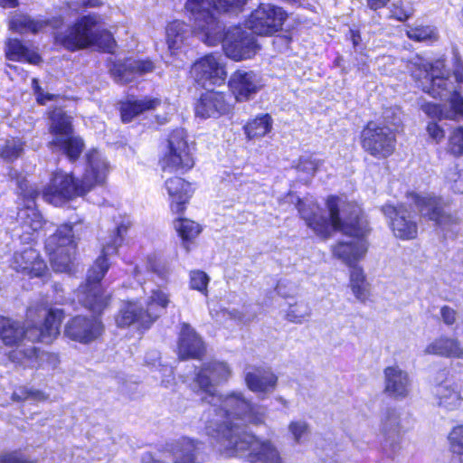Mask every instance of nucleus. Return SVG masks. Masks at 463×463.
<instances>
[{
  "label": "nucleus",
  "instance_id": "obj_8",
  "mask_svg": "<svg viewBox=\"0 0 463 463\" xmlns=\"http://www.w3.org/2000/svg\"><path fill=\"white\" fill-rule=\"evenodd\" d=\"M237 439L230 436L225 446L219 449L226 457L247 456L250 463H284L280 452L274 442L260 439L250 432H235Z\"/></svg>",
  "mask_w": 463,
  "mask_h": 463
},
{
  "label": "nucleus",
  "instance_id": "obj_26",
  "mask_svg": "<svg viewBox=\"0 0 463 463\" xmlns=\"http://www.w3.org/2000/svg\"><path fill=\"white\" fill-rule=\"evenodd\" d=\"M386 396L394 400L405 399L411 392V381L409 373L398 365H391L383 370Z\"/></svg>",
  "mask_w": 463,
  "mask_h": 463
},
{
  "label": "nucleus",
  "instance_id": "obj_41",
  "mask_svg": "<svg viewBox=\"0 0 463 463\" xmlns=\"http://www.w3.org/2000/svg\"><path fill=\"white\" fill-rule=\"evenodd\" d=\"M311 316V307L304 300L289 304L286 313V318L292 323L301 324Z\"/></svg>",
  "mask_w": 463,
  "mask_h": 463
},
{
  "label": "nucleus",
  "instance_id": "obj_38",
  "mask_svg": "<svg viewBox=\"0 0 463 463\" xmlns=\"http://www.w3.org/2000/svg\"><path fill=\"white\" fill-rule=\"evenodd\" d=\"M17 215L25 232H37L43 226V216L34 208L27 206L20 210Z\"/></svg>",
  "mask_w": 463,
  "mask_h": 463
},
{
  "label": "nucleus",
  "instance_id": "obj_24",
  "mask_svg": "<svg viewBox=\"0 0 463 463\" xmlns=\"http://www.w3.org/2000/svg\"><path fill=\"white\" fill-rule=\"evenodd\" d=\"M261 78L252 71L238 70L229 80V88L237 101H246L262 87Z\"/></svg>",
  "mask_w": 463,
  "mask_h": 463
},
{
  "label": "nucleus",
  "instance_id": "obj_44",
  "mask_svg": "<svg viewBox=\"0 0 463 463\" xmlns=\"http://www.w3.org/2000/svg\"><path fill=\"white\" fill-rule=\"evenodd\" d=\"M450 450L463 463V424L455 426L448 436Z\"/></svg>",
  "mask_w": 463,
  "mask_h": 463
},
{
  "label": "nucleus",
  "instance_id": "obj_56",
  "mask_svg": "<svg viewBox=\"0 0 463 463\" xmlns=\"http://www.w3.org/2000/svg\"><path fill=\"white\" fill-rule=\"evenodd\" d=\"M457 311L449 306H443L440 308L441 320L448 326H450L455 324V322L457 321Z\"/></svg>",
  "mask_w": 463,
  "mask_h": 463
},
{
  "label": "nucleus",
  "instance_id": "obj_45",
  "mask_svg": "<svg viewBox=\"0 0 463 463\" xmlns=\"http://www.w3.org/2000/svg\"><path fill=\"white\" fill-rule=\"evenodd\" d=\"M210 5V11L213 16L219 20L215 15V11H222L224 13H239L242 11L246 4V0H213V6H212L209 0H206Z\"/></svg>",
  "mask_w": 463,
  "mask_h": 463
},
{
  "label": "nucleus",
  "instance_id": "obj_6",
  "mask_svg": "<svg viewBox=\"0 0 463 463\" xmlns=\"http://www.w3.org/2000/svg\"><path fill=\"white\" fill-rule=\"evenodd\" d=\"M55 39L71 52L95 46L112 52L116 46L112 34L102 28L100 16L94 13L81 16L64 32L58 33Z\"/></svg>",
  "mask_w": 463,
  "mask_h": 463
},
{
  "label": "nucleus",
  "instance_id": "obj_37",
  "mask_svg": "<svg viewBox=\"0 0 463 463\" xmlns=\"http://www.w3.org/2000/svg\"><path fill=\"white\" fill-rule=\"evenodd\" d=\"M273 120L269 114H262L249 121L244 127L248 138H260L268 134L272 128Z\"/></svg>",
  "mask_w": 463,
  "mask_h": 463
},
{
  "label": "nucleus",
  "instance_id": "obj_52",
  "mask_svg": "<svg viewBox=\"0 0 463 463\" xmlns=\"http://www.w3.org/2000/svg\"><path fill=\"white\" fill-rule=\"evenodd\" d=\"M446 179L450 183V189L455 193L463 194V171H458L457 167H454L447 174Z\"/></svg>",
  "mask_w": 463,
  "mask_h": 463
},
{
  "label": "nucleus",
  "instance_id": "obj_5",
  "mask_svg": "<svg viewBox=\"0 0 463 463\" xmlns=\"http://www.w3.org/2000/svg\"><path fill=\"white\" fill-rule=\"evenodd\" d=\"M129 224L128 221L117 223L112 233L103 239L101 255L89 269L86 283L77 290L78 302L94 314L99 315L109 303L110 296L103 291L99 282L109 268L108 257L118 252Z\"/></svg>",
  "mask_w": 463,
  "mask_h": 463
},
{
  "label": "nucleus",
  "instance_id": "obj_28",
  "mask_svg": "<svg viewBox=\"0 0 463 463\" xmlns=\"http://www.w3.org/2000/svg\"><path fill=\"white\" fill-rule=\"evenodd\" d=\"M244 379L251 392L262 394L272 392L278 383L277 375L269 368L264 367H247Z\"/></svg>",
  "mask_w": 463,
  "mask_h": 463
},
{
  "label": "nucleus",
  "instance_id": "obj_23",
  "mask_svg": "<svg viewBox=\"0 0 463 463\" xmlns=\"http://www.w3.org/2000/svg\"><path fill=\"white\" fill-rule=\"evenodd\" d=\"M102 329V324L97 317L77 316L67 323L64 334L74 341L86 344L95 340Z\"/></svg>",
  "mask_w": 463,
  "mask_h": 463
},
{
  "label": "nucleus",
  "instance_id": "obj_62",
  "mask_svg": "<svg viewBox=\"0 0 463 463\" xmlns=\"http://www.w3.org/2000/svg\"><path fill=\"white\" fill-rule=\"evenodd\" d=\"M18 5V0H0V6L4 8H13Z\"/></svg>",
  "mask_w": 463,
  "mask_h": 463
},
{
  "label": "nucleus",
  "instance_id": "obj_58",
  "mask_svg": "<svg viewBox=\"0 0 463 463\" xmlns=\"http://www.w3.org/2000/svg\"><path fill=\"white\" fill-rule=\"evenodd\" d=\"M349 39L352 41L354 51L356 52L362 53V51H363V46L361 45L362 38H361V34H360L359 31L350 29L349 30Z\"/></svg>",
  "mask_w": 463,
  "mask_h": 463
},
{
  "label": "nucleus",
  "instance_id": "obj_4",
  "mask_svg": "<svg viewBox=\"0 0 463 463\" xmlns=\"http://www.w3.org/2000/svg\"><path fill=\"white\" fill-rule=\"evenodd\" d=\"M87 166L80 180L72 175L56 172L48 186L42 192L32 189L25 193L31 200L42 196L43 199L55 206H60L74 196H81L94 185L102 184L109 172V164L102 154L93 149L87 156Z\"/></svg>",
  "mask_w": 463,
  "mask_h": 463
},
{
  "label": "nucleus",
  "instance_id": "obj_3",
  "mask_svg": "<svg viewBox=\"0 0 463 463\" xmlns=\"http://www.w3.org/2000/svg\"><path fill=\"white\" fill-rule=\"evenodd\" d=\"M209 7L206 0H187L185 4L194 16L199 40L209 46L222 43L226 56L237 61L253 57L260 48L255 35L240 26L225 33V25L213 16Z\"/></svg>",
  "mask_w": 463,
  "mask_h": 463
},
{
  "label": "nucleus",
  "instance_id": "obj_40",
  "mask_svg": "<svg viewBox=\"0 0 463 463\" xmlns=\"http://www.w3.org/2000/svg\"><path fill=\"white\" fill-rule=\"evenodd\" d=\"M9 28L19 33L27 31L37 33L42 28V24L33 20L30 16L18 14L10 19Z\"/></svg>",
  "mask_w": 463,
  "mask_h": 463
},
{
  "label": "nucleus",
  "instance_id": "obj_16",
  "mask_svg": "<svg viewBox=\"0 0 463 463\" xmlns=\"http://www.w3.org/2000/svg\"><path fill=\"white\" fill-rule=\"evenodd\" d=\"M286 18L287 14L282 8L260 4L247 19V25L252 33L269 36L282 29Z\"/></svg>",
  "mask_w": 463,
  "mask_h": 463
},
{
  "label": "nucleus",
  "instance_id": "obj_32",
  "mask_svg": "<svg viewBox=\"0 0 463 463\" xmlns=\"http://www.w3.org/2000/svg\"><path fill=\"white\" fill-rule=\"evenodd\" d=\"M165 189L171 201L172 211L176 213H183L184 205L193 193L191 184L175 176L165 181Z\"/></svg>",
  "mask_w": 463,
  "mask_h": 463
},
{
  "label": "nucleus",
  "instance_id": "obj_21",
  "mask_svg": "<svg viewBox=\"0 0 463 463\" xmlns=\"http://www.w3.org/2000/svg\"><path fill=\"white\" fill-rule=\"evenodd\" d=\"M383 213L390 220L393 234L402 240L414 239L418 233L417 222L408 209L400 204H385L382 207Z\"/></svg>",
  "mask_w": 463,
  "mask_h": 463
},
{
  "label": "nucleus",
  "instance_id": "obj_9",
  "mask_svg": "<svg viewBox=\"0 0 463 463\" xmlns=\"http://www.w3.org/2000/svg\"><path fill=\"white\" fill-rule=\"evenodd\" d=\"M170 303L169 293L164 288L151 290L146 308L135 301L124 303L116 318L118 326H134L137 329H147L162 315Z\"/></svg>",
  "mask_w": 463,
  "mask_h": 463
},
{
  "label": "nucleus",
  "instance_id": "obj_31",
  "mask_svg": "<svg viewBox=\"0 0 463 463\" xmlns=\"http://www.w3.org/2000/svg\"><path fill=\"white\" fill-rule=\"evenodd\" d=\"M204 353V345L201 337L186 323L181 327L178 342V354L181 359H200Z\"/></svg>",
  "mask_w": 463,
  "mask_h": 463
},
{
  "label": "nucleus",
  "instance_id": "obj_57",
  "mask_svg": "<svg viewBox=\"0 0 463 463\" xmlns=\"http://www.w3.org/2000/svg\"><path fill=\"white\" fill-rule=\"evenodd\" d=\"M427 131L436 142H439L444 137V130L435 122L428 124Z\"/></svg>",
  "mask_w": 463,
  "mask_h": 463
},
{
  "label": "nucleus",
  "instance_id": "obj_61",
  "mask_svg": "<svg viewBox=\"0 0 463 463\" xmlns=\"http://www.w3.org/2000/svg\"><path fill=\"white\" fill-rule=\"evenodd\" d=\"M357 69L361 71L364 74H366L369 71L368 66L366 64V60L364 58H361V60L357 61Z\"/></svg>",
  "mask_w": 463,
  "mask_h": 463
},
{
  "label": "nucleus",
  "instance_id": "obj_12",
  "mask_svg": "<svg viewBox=\"0 0 463 463\" xmlns=\"http://www.w3.org/2000/svg\"><path fill=\"white\" fill-rule=\"evenodd\" d=\"M194 145L189 142L186 131L176 128L172 131L167 139L166 151L161 159L164 172L185 173L194 165Z\"/></svg>",
  "mask_w": 463,
  "mask_h": 463
},
{
  "label": "nucleus",
  "instance_id": "obj_49",
  "mask_svg": "<svg viewBox=\"0 0 463 463\" xmlns=\"http://www.w3.org/2000/svg\"><path fill=\"white\" fill-rule=\"evenodd\" d=\"M12 398L14 401L21 402L25 400H32L34 402L45 401L47 396L41 391L20 387L13 392Z\"/></svg>",
  "mask_w": 463,
  "mask_h": 463
},
{
  "label": "nucleus",
  "instance_id": "obj_2",
  "mask_svg": "<svg viewBox=\"0 0 463 463\" xmlns=\"http://www.w3.org/2000/svg\"><path fill=\"white\" fill-rule=\"evenodd\" d=\"M443 68L442 61L430 64L420 57L411 62V76L422 90L435 99L449 101L448 108L426 103L421 109L430 118L463 119V67L456 69L451 76L447 75Z\"/></svg>",
  "mask_w": 463,
  "mask_h": 463
},
{
  "label": "nucleus",
  "instance_id": "obj_55",
  "mask_svg": "<svg viewBox=\"0 0 463 463\" xmlns=\"http://www.w3.org/2000/svg\"><path fill=\"white\" fill-rule=\"evenodd\" d=\"M276 291L279 296L288 298L297 291V286L287 280H279L276 286Z\"/></svg>",
  "mask_w": 463,
  "mask_h": 463
},
{
  "label": "nucleus",
  "instance_id": "obj_60",
  "mask_svg": "<svg viewBox=\"0 0 463 463\" xmlns=\"http://www.w3.org/2000/svg\"><path fill=\"white\" fill-rule=\"evenodd\" d=\"M37 102L41 105H45L47 101L53 100L55 96L50 93H44V91H41L35 94Z\"/></svg>",
  "mask_w": 463,
  "mask_h": 463
},
{
  "label": "nucleus",
  "instance_id": "obj_50",
  "mask_svg": "<svg viewBox=\"0 0 463 463\" xmlns=\"http://www.w3.org/2000/svg\"><path fill=\"white\" fill-rule=\"evenodd\" d=\"M449 150L454 156L463 155V127L453 130L449 139Z\"/></svg>",
  "mask_w": 463,
  "mask_h": 463
},
{
  "label": "nucleus",
  "instance_id": "obj_33",
  "mask_svg": "<svg viewBox=\"0 0 463 463\" xmlns=\"http://www.w3.org/2000/svg\"><path fill=\"white\" fill-rule=\"evenodd\" d=\"M424 353L438 356L463 359V347L456 338L441 335L430 343Z\"/></svg>",
  "mask_w": 463,
  "mask_h": 463
},
{
  "label": "nucleus",
  "instance_id": "obj_30",
  "mask_svg": "<svg viewBox=\"0 0 463 463\" xmlns=\"http://www.w3.org/2000/svg\"><path fill=\"white\" fill-rule=\"evenodd\" d=\"M433 395L439 408L453 411L460 408L463 397L458 383L446 380L433 388Z\"/></svg>",
  "mask_w": 463,
  "mask_h": 463
},
{
  "label": "nucleus",
  "instance_id": "obj_22",
  "mask_svg": "<svg viewBox=\"0 0 463 463\" xmlns=\"http://www.w3.org/2000/svg\"><path fill=\"white\" fill-rule=\"evenodd\" d=\"M232 96L208 90L203 93L195 106V114L203 118L228 114L232 109Z\"/></svg>",
  "mask_w": 463,
  "mask_h": 463
},
{
  "label": "nucleus",
  "instance_id": "obj_13",
  "mask_svg": "<svg viewBox=\"0 0 463 463\" xmlns=\"http://www.w3.org/2000/svg\"><path fill=\"white\" fill-rule=\"evenodd\" d=\"M45 250L54 271L71 272L76 250L72 225H61L55 233L46 240Z\"/></svg>",
  "mask_w": 463,
  "mask_h": 463
},
{
  "label": "nucleus",
  "instance_id": "obj_54",
  "mask_svg": "<svg viewBox=\"0 0 463 463\" xmlns=\"http://www.w3.org/2000/svg\"><path fill=\"white\" fill-rule=\"evenodd\" d=\"M0 463H33L17 450L5 452L0 455Z\"/></svg>",
  "mask_w": 463,
  "mask_h": 463
},
{
  "label": "nucleus",
  "instance_id": "obj_63",
  "mask_svg": "<svg viewBox=\"0 0 463 463\" xmlns=\"http://www.w3.org/2000/svg\"><path fill=\"white\" fill-rule=\"evenodd\" d=\"M24 60L28 61L30 63H33V64H37L41 58L38 54H35V53H30V52L28 51V53H27V56L26 57H24Z\"/></svg>",
  "mask_w": 463,
  "mask_h": 463
},
{
  "label": "nucleus",
  "instance_id": "obj_46",
  "mask_svg": "<svg viewBox=\"0 0 463 463\" xmlns=\"http://www.w3.org/2000/svg\"><path fill=\"white\" fill-rule=\"evenodd\" d=\"M209 276L203 270L194 269L190 272V288L201 292L203 295H208Z\"/></svg>",
  "mask_w": 463,
  "mask_h": 463
},
{
  "label": "nucleus",
  "instance_id": "obj_39",
  "mask_svg": "<svg viewBox=\"0 0 463 463\" xmlns=\"http://www.w3.org/2000/svg\"><path fill=\"white\" fill-rule=\"evenodd\" d=\"M175 228L182 238L186 251H189L187 242L196 238L201 232L200 225L192 220L179 218L175 222Z\"/></svg>",
  "mask_w": 463,
  "mask_h": 463
},
{
  "label": "nucleus",
  "instance_id": "obj_17",
  "mask_svg": "<svg viewBox=\"0 0 463 463\" xmlns=\"http://www.w3.org/2000/svg\"><path fill=\"white\" fill-rule=\"evenodd\" d=\"M165 451L173 463H204L207 458L205 444L187 436L167 442Z\"/></svg>",
  "mask_w": 463,
  "mask_h": 463
},
{
  "label": "nucleus",
  "instance_id": "obj_25",
  "mask_svg": "<svg viewBox=\"0 0 463 463\" xmlns=\"http://www.w3.org/2000/svg\"><path fill=\"white\" fill-rule=\"evenodd\" d=\"M154 69V63L150 60L128 58L123 61L114 62L110 68V73L117 83L127 84L137 77L153 71Z\"/></svg>",
  "mask_w": 463,
  "mask_h": 463
},
{
  "label": "nucleus",
  "instance_id": "obj_19",
  "mask_svg": "<svg viewBox=\"0 0 463 463\" xmlns=\"http://www.w3.org/2000/svg\"><path fill=\"white\" fill-rule=\"evenodd\" d=\"M383 436V451L388 458H394L402 450V427L401 413L395 408H388L383 412L381 423Z\"/></svg>",
  "mask_w": 463,
  "mask_h": 463
},
{
  "label": "nucleus",
  "instance_id": "obj_47",
  "mask_svg": "<svg viewBox=\"0 0 463 463\" xmlns=\"http://www.w3.org/2000/svg\"><path fill=\"white\" fill-rule=\"evenodd\" d=\"M28 49L18 39H9L6 43V58L10 61H21L26 57Z\"/></svg>",
  "mask_w": 463,
  "mask_h": 463
},
{
  "label": "nucleus",
  "instance_id": "obj_59",
  "mask_svg": "<svg viewBox=\"0 0 463 463\" xmlns=\"http://www.w3.org/2000/svg\"><path fill=\"white\" fill-rule=\"evenodd\" d=\"M149 269L158 275L159 278L162 279H165L167 275V270L165 266L156 262V261H149Z\"/></svg>",
  "mask_w": 463,
  "mask_h": 463
},
{
  "label": "nucleus",
  "instance_id": "obj_18",
  "mask_svg": "<svg viewBox=\"0 0 463 463\" xmlns=\"http://www.w3.org/2000/svg\"><path fill=\"white\" fill-rule=\"evenodd\" d=\"M195 81L204 89L221 85L226 78V71L220 54H207L197 60L191 68Z\"/></svg>",
  "mask_w": 463,
  "mask_h": 463
},
{
  "label": "nucleus",
  "instance_id": "obj_1",
  "mask_svg": "<svg viewBox=\"0 0 463 463\" xmlns=\"http://www.w3.org/2000/svg\"><path fill=\"white\" fill-rule=\"evenodd\" d=\"M231 375L232 370L226 363L211 361L203 364L191 383L194 392L205 394L203 400L211 406L205 432L217 441L220 449L225 446L229 436L237 439L235 432H249L248 425L262 424L266 418V409L253 403L241 391L216 393V386L227 382Z\"/></svg>",
  "mask_w": 463,
  "mask_h": 463
},
{
  "label": "nucleus",
  "instance_id": "obj_10",
  "mask_svg": "<svg viewBox=\"0 0 463 463\" xmlns=\"http://www.w3.org/2000/svg\"><path fill=\"white\" fill-rule=\"evenodd\" d=\"M353 215L348 222L341 220V225L333 229V232L341 231L352 237L350 241H340L333 249L334 256L350 268L356 266V262L365 255L368 247L365 236L369 232L366 218L359 215L356 210Z\"/></svg>",
  "mask_w": 463,
  "mask_h": 463
},
{
  "label": "nucleus",
  "instance_id": "obj_11",
  "mask_svg": "<svg viewBox=\"0 0 463 463\" xmlns=\"http://www.w3.org/2000/svg\"><path fill=\"white\" fill-rule=\"evenodd\" d=\"M339 199L330 196L326 201L329 217L325 215L324 211L311 199H298L297 208L300 217L314 232L326 239L330 236L333 229L341 225L339 215Z\"/></svg>",
  "mask_w": 463,
  "mask_h": 463
},
{
  "label": "nucleus",
  "instance_id": "obj_53",
  "mask_svg": "<svg viewBox=\"0 0 463 463\" xmlns=\"http://www.w3.org/2000/svg\"><path fill=\"white\" fill-rule=\"evenodd\" d=\"M34 354L43 364H46L48 369L54 370L60 364L59 356L53 353L42 352L40 354H37L35 348L33 349Z\"/></svg>",
  "mask_w": 463,
  "mask_h": 463
},
{
  "label": "nucleus",
  "instance_id": "obj_14",
  "mask_svg": "<svg viewBox=\"0 0 463 463\" xmlns=\"http://www.w3.org/2000/svg\"><path fill=\"white\" fill-rule=\"evenodd\" d=\"M51 120L54 138L49 143L50 147L66 155L70 161H75L82 153L84 144L81 138L72 135L71 118L59 109L52 111Z\"/></svg>",
  "mask_w": 463,
  "mask_h": 463
},
{
  "label": "nucleus",
  "instance_id": "obj_7",
  "mask_svg": "<svg viewBox=\"0 0 463 463\" xmlns=\"http://www.w3.org/2000/svg\"><path fill=\"white\" fill-rule=\"evenodd\" d=\"M39 317H44L41 326H22L19 322L0 316V337L6 345H17L23 339L31 342L51 344L60 333V326L63 318L61 309L41 310Z\"/></svg>",
  "mask_w": 463,
  "mask_h": 463
},
{
  "label": "nucleus",
  "instance_id": "obj_42",
  "mask_svg": "<svg viewBox=\"0 0 463 463\" xmlns=\"http://www.w3.org/2000/svg\"><path fill=\"white\" fill-rule=\"evenodd\" d=\"M24 143L22 139L12 137L5 140L0 148V156L7 162L16 160L24 152Z\"/></svg>",
  "mask_w": 463,
  "mask_h": 463
},
{
  "label": "nucleus",
  "instance_id": "obj_35",
  "mask_svg": "<svg viewBox=\"0 0 463 463\" xmlns=\"http://www.w3.org/2000/svg\"><path fill=\"white\" fill-rule=\"evenodd\" d=\"M350 288L358 301L364 303L368 299L370 285L363 269L357 265L350 268Z\"/></svg>",
  "mask_w": 463,
  "mask_h": 463
},
{
  "label": "nucleus",
  "instance_id": "obj_48",
  "mask_svg": "<svg viewBox=\"0 0 463 463\" xmlns=\"http://www.w3.org/2000/svg\"><path fill=\"white\" fill-rule=\"evenodd\" d=\"M322 165L323 161L314 156H302L299 158L297 169L312 176Z\"/></svg>",
  "mask_w": 463,
  "mask_h": 463
},
{
  "label": "nucleus",
  "instance_id": "obj_29",
  "mask_svg": "<svg viewBox=\"0 0 463 463\" xmlns=\"http://www.w3.org/2000/svg\"><path fill=\"white\" fill-rule=\"evenodd\" d=\"M186 10L192 14L187 8ZM191 19L194 21L193 14ZM195 22H194L193 30L184 22L175 20L169 23L165 28L166 43L169 52L174 54L184 46L191 44L193 36L199 37L195 33Z\"/></svg>",
  "mask_w": 463,
  "mask_h": 463
},
{
  "label": "nucleus",
  "instance_id": "obj_36",
  "mask_svg": "<svg viewBox=\"0 0 463 463\" xmlns=\"http://www.w3.org/2000/svg\"><path fill=\"white\" fill-rule=\"evenodd\" d=\"M367 6L373 11L387 8L388 15L399 21H404L410 17V14L402 6L400 0H367Z\"/></svg>",
  "mask_w": 463,
  "mask_h": 463
},
{
  "label": "nucleus",
  "instance_id": "obj_64",
  "mask_svg": "<svg viewBox=\"0 0 463 463\" xmlns=\"http://www.w3.org/2000/svg\"><path fill=\"white\" fill-rule=\"evenodd\" d=\"M229 314H230L232 318L237 319V320L241 321L243 323H246V322L250 321V318H245L244 317H242L241 315V313H239L237 311L233 312V313L231 312Z\"/></svg>",
  "mask_w": 463,
  "mask_h": 463
},
{
  "label": "nucleus",
  "instance_id": "obj_51",
  "mask_svg": "<svg viewBox=\"0 0 463 463\" xmlns=\"http://www.w3.org/2000/svg\"><path fill=\"white\" fill-rule=\"evenodd\" d=\"M407 35L410 39L418 42H423L435 38L434 30L430 26L411 28L407 31Z\"/></svg>",
  "mask_w": 463,
  "mask_h": 463
},
{
  "label": "nucleus",
  "instance_id": "obj_43",
  "mask_svg": "<svg viewBox=\"0 0 463 463\" xmlns=\"http://www.w3.org/2000/svg\"><path fill=\"white\" fill-rule=\"evenodd\" d=\"M288 433L297 444L305 442L310 434V426L305 420H291L288 426Z\"/></svg>",
  "mask_w": 463,
  "mask_h": 463
},
{
  "label": "nucleus",
  "instance_id": "obj_27",
  "mask_svg": "<svg viewBox=\"0 0 463 463\" xmlns=\"http://www.w3.org/2000/svg\"><path fill=\"white\" fill-rule=\"evenodd\" d=\"M11 266L17 272H22L31 277H43L47 270V266L41 258L40 253L31 247L25 248L22 251L14 252Z\"/></svg>",
  "mask_w": 463,
  "mask_h": 463
},
{
  "label": "nucleus",
  "instance_id": "obj_15",
  "mask_svg": "<svg viewBox=\"0 0 463 463\" xmlns=\"http://www.w3.org/2000/svg\"><path fill=\"white\" fill-rule=\"evenodd\" d=\"M393 131L385 125L370 121L361 132L362 147L376 158H386L395 148Z\"/></svg>",
  "mask_w": 463,
  "mask_h": 463
},
{
  "label": "nucleus",
  "instance_id": "obj_34",
  "mask_svg": "<svg viewBox=\"0 0 463 463\" xmlns=\"http://www.w3.org/2000/svg\"><path fill=\"white\" fill-rule=\"evenodd\" d=\"M160 104L161 99L148 97L142 99L125 102L120 107L122 121L130 122L135 117L144 111L155 109Z\"/></svg>",
  "mask_w": 463,
  "mask_h": 463
},
{
  "label": "nucleus",
  "instance_id": "obj_20",
  "mask_svg": "<svg viewBox=\"0 0 463 463\" xmlns=\"http://www.w3.org/2000/svg\"><path fill=\"white\" fill-rule=\"evenodd\" d=\"M411 198L422 217L434 221L444 229L453 230L454 226L459 224L460 220L457 216L445 212L444 202L441 198L421 196L417 194H411Z\"/></svg>",
  "mask_w": 463,
  "mask_h": 463
}]
</instances>
